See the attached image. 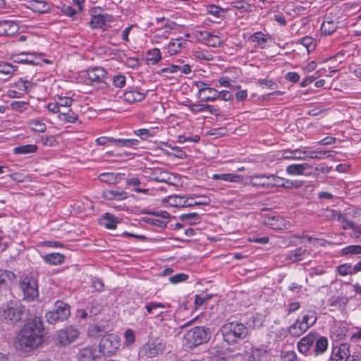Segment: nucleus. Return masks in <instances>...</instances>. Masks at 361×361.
Listing matches in <instances>:
<instances>
[{
    "mask_svg": "<svg viewBox=\"0 0 361 361\" xmlns=\"http://www.w3.org/2000/svg\"><path fill=\"white\" fill-rule=\"evenodd\" d=\"M44 326L39 318L27 322L20 330L15 340L17 349L28 352L37 348L43 342Z\"/></svg>",
    "mask_w": 361,
    "mask_h": 361,
    "instance_id": "f257e3e1",
    "label": "nucleus"
},
{
    "mask_svg": "<svg viewBox=\"0 0 361 361\" xmlns=\"http://www.w3.org/2000/svg\"><path fill=\"white\" fill-rule=\"evenodd\" d=\"M224 340L228 344H235L244 339L248 334L247 327L242 322H231L221 327Z\"/></svg>",
    "mask_w": 361,
    "mask_h": 361,
    "instance_id": "f03ea898",
    "label": "nucleus"
},
{
    "mask_svg": "<svg viewBox=\"0 0 361 361\" xmlns=\"http://www.w3.org/2000/svg\"><path fill=\"white\" fill-rule=\"evenodd\" d=\"M25 308L21 305L12 302L4 305L0 310V320L9 324H15L21 321L25 314Z\"/></svg>",
    "mask_w": 361,
    "mask_h": 361,
    "instance_id": "7ed1b4c3",
    "label": "nucleus"
},
{
    "mask_svg": "<svg viewBox=\"0 0 361 361\" xmlns=\"http://www.w3.org/2000/svg\"><path fill=\"white\" fill-rule=\"evenodd\" d=\"M210 337L211 333L208 329L196 326L188 331L185 336V339L189 348H194L207 343Z\"/></svg>",
    "mask_w": 361,
    "mask_h": 361,
    "instance_id": "20e7f679",
    "label": "nucleus"
},
{
    "mask_svg": "<svg viewBox=\"0 0 361 361\" xmlns=\"http://www.w3.org/2000/svg\"><path fill=\"white\" fill-rule=\"evenodd\" d=\"M70 314V306L63 301L58 300L53 309L47 312L46 319L49 324H54L67 319Z\"/></svg>",
    "mask_w": 361,
    "mask_h": 361,
    "instance_id": "39448f33",
    "label": "nucleus"
},
{
    "mask_svg": "<svg viewBox=\"0 0 361 361\" xmlns=\"http://www.w3.org/2000/svg\"><path fill=\"white\" fill-rule=\"evenodd\" d=\"M82 77L87 85L97 86V88H102L106 84V71L101 67L88 69Z\"/></svg>",
    "mask_w": 361,
    "mask_h": 361,
    "instance_id": "423d86ee",
    "label": "nucleus"
},
{
    "mask_svg": "<svg viewBox=\"0 0 361 361\" xmlns=\"http://www.w3.org/2000/svg\"><path fill=\"white\" fill-rule=\"evenodd\" d=\"M20 288L23 292L24 300L32 301L38 296L37 282L32 277H25L20 283Z\"/></svg>",
    "mask_w": 361,
    "mask_h": 361,
    "instance_id": "0eeeda50",
    "label": "nucleus"
},
{
    "mask_svg": "<svg viewBox=\"0 0 361 361\" xmlns=\"http://www.w3.org/2000/svg\"><path fill=\"white\" fill-rule=\"evenodd\" d=\"M79 331L73 326H68L59 330L56 334V344L66 346L75 341L79 336Z\"/></svg>",
    "mask_w": 361,
    "mask_h": 361,
    "instance_id": "6e6552de",
    "label": "nucleus"
},
{
    "mask_svg": "<svg viewBox=\"0 0 361 361\" xmlns=\"http://www.w3.org/2000/svg\"><path fill=\"white\" fill-rule=\"evenodd\" d=\"M349 357V345L348 343H341L333 348L329 361H347Z\"/></svg>",
    "mask_w": 361,
    "mask_h": 361,
    "instance_id": "1a4fd4ad",
    "label": "nucleus"
},
{
    "mask_svg": "<svg viewBox=\"0 0 361 361\" xmlns=\"http://www.w3.org/2000/svg\"><path fill=\"white\" fill-rule=\"evenodd\" d=\"M264 223L269 228L275 230L286 229L290 224L280 216L267 215L264 217Z\"/></svg>",
    "mask_w": 361,
    "mask_h": 361,
    "instance_id": "9d476101",
    "label": "nucleus"
},
{
    "mask_svg": "<svg viewBox=\"0 0 361 361\" xmlns=\"http://www.w3.org/2000/svg\"><path fill=\"white\" fill-rule=\"evenodd\" d=\"M19 30L18 25L9 20H0V35L12 36L18 32Z\"/></svg>",
    "mask_w": 361,
    "mask_h": 361,
    "instance_id": "9b49d317",
    "label": "nucleus"
},
{
    "mask_svg": "<svg viewBox=\"0 0 361 361\" xmlns=\"http://www.w3.org/2000/svg\"><path fill=\"white\" fill-rule=\"evenodd\" d=\"M305 329L307 331L317 320V314L313 310H307L302 312L301 318H298Z\"/></svg>",
    "mask_w": 361,
    "mask_h": 361,
    "instance_id": "f8f14e48",
    "label": "nucleus"
},
{
    "mask_svg": "<svg viewBox=\"0 0 361 361\" xmlns=\"http://www.w3.org/2000/svg\"><path fill=\"white\" fill-rule=\"evenodd\" d=\"M188 42L183 38H176L172 39L168 44L166 49L170 55H174L181 52L187 47Z\"/></svg>",
    "mask_w": 361,
    "mask_h": 361,
    "instance_id": "ddd939ff",
    "label": "nucleus"
},
{
    "mask_svg": "<svg viewBox=\"0 0 361 361\" xmlns=\"http://www.w3.org/2000/svg\"><path fill=\"white\" fill-rule=\"evenodd\" d=\"M99 353L104 356L111 357L113 354V338L111 335L104 336L99 342Z\"/></svg>",
    "mask_w": 361,
    "mask_h": 361,
    "instance_id": "4468645a",
    "label": "nucleus"
},
{
    "mask_svg": "<svg viewBox=\"0 0 361 361\" xmlns=\"http://www.w3.org/2000/svg\"><path fill=\"white\" fill-rule=\"evenodd\" d=\"M16 279V276L12 271L0 270V291L8 289Z\"/></svg>",
    "mask_w": 361,
    "mask_h": 361,
    "instance_id": "2eb2a0df",
    "label": "nucleus"
},
{
    "mask_svg": "<svg viewBox=\"0 0 361 361\" xmlns=\"http://www.w3.org/2000/svg\"><path fill=\"white\" fill-rule=\"evenodd\" d=\"M97 357V350L94 347L83 348L77 354L78 361H94Z\"/></svg>",
    "mask_w": 361,
    "mask_h": 361,
    "instance_id": "dca6fc26",
    "label": "nucleus"
},
{
    "mask_svg": "<svg viewBox=\"0 0 361 361\" xmlns=\"http://www.w3.org/2000/svg\"><path fill=\"white\" fill-rule=\"evenodd\" d=\"M309 255L310 252L305 247H300L291 253L286 255V259L290 262H297L305 259Z\"/></svg>",
    "mask_w": 361,
    "mask_h": 361,
    "instance_id": "f3484780",
    "label": "nucleus"
},
{
    "mask_svg": "<svg viewBox=\"0 0 361 361\" xmlns=\"http://www.w3.org/2000/svg\"><path fill=\"white\" fill-rule=\"evenodd\" d=\"M149 181L154 180L161 183H167L169 180V174L161 168L152 170L150 174L147 176Z\"/></svg>",
    "mask_w": 361,
    "mask_h": 361,
    "instance_id": "a211bd4d",
    "label": "nucleus"
},
{
    "mask_svg": "<svg viewBox=\"0 0 361 361\" xmlns=\"http://www.w3.org/2000/svg\"><path fill=\"white\" fill-rule=\"evenodd\" d=\"M164 350V345L161 343H148L145 346V354L149 357H154Z\"/></svg>",
    "mask_w": 361,
    "mask_h": 361,
    "instance_id": "6ab92c4d",
    "label": "nucleus"
},
{
    "mask_svg": "<svg viewBox=\"0 0 361 361\" xmlns=\"http://www.w3.org/2000/svg\"><path fill=\"white\" fill-rule=\"evenodd\" d=\"M109 23H111L110 17H106L102 15H97L93 16L91 21L90 22V25L92 28H101L106 30L107 26L109 25Z\"/></svg>",
    "mask_w": 361,
    "mask_h": 361,
    "instance_id": "aec40b11",
    "label": "nucleus"
},
{
    "mask_svg": "<svg viewBox=\"0 0 361 361\" xmlns=\"http://www.w3.org/2000/svg\"><path fill=\"white\" fill-rule=\"evenodd\" d=\"M314 342V336L312 334H308L307 336L301 338L300 341L298 343V348L301 353L306 355L310 350V348L312 346Z\"/></svg>",
    "mask_w": 361,
    "mask_h": 361,
    "instance_id": "412c9836",
    "label": "nucleus"
},
{
    "mask_svg": "<svg viewBox=\"0 0 361 361\" xmlns=\"http://www.w3.org/2000/svg\"><path fill=\"white\" fill-rule=\"evenodd\" d=\"M310 167L311 166L308 163L290 164L286 167V173L291 176H300Z\"/></svg>",
    "mask_w": 361,
    "mask_h": 361,
    "instance_id": "4be33fe9",
    "label": "nucleus"
},
{
    "mask_svg": "<svg viewBox=\"0 0 361 361\" xmlns=\"http://www.w3.org/2000/svg\"><path fill=\"white\" fill-rule=\"evenodd\" d=\"M250 39L252 42H257L260 48L266 49L268 47L267 42L271 39V37L262 32H256L251 35Z\"/></svg>",
    "mask_w": 361,
    "mask_h": 361,
    "instance_id": "5701e85b",
    "label": "nucleus"
},
{
    "mask_svg": "<svg viewBox=\"0 0 361 361\" xmlns=\"http://www.w3.org/2000/svg\"><path fill=\"white\" fill-rule=\"evenodd\" d=\"M212 178L214 180H220L231 183H240L243 180V177L241 176L233 173H215L213 174Z\"/></svg>",
    "mask_w": 361,
    "mask_h": 361,
    "instance_id": "b1692460",
    "label": "nucleus"
},
{
    "mask_svg": "<svg viewBox=\"0 0 361 361\" xmlns=\"http://www.w3.org/2000/svg\"><path fill=\"white\" fill-rule=\"evenodd\" d=\"M338 28V22L326 17L321 26V31L324 35H331Z\"/></svg>",
    "mask_w": 361,
    "mask_h": 361,
    "instance_id": "393cba45",
    "label": "nucleus"
},
{
    "mask_svg": "<svg viewBox=\"0 0 361 361\" xmlns=\"http://www.w3.org/2000/svg\"><path fill=\"white\" fill-rule=\"evenodd\" d=\"M161 53L158 48L149 49L146 52V61L148 64H157L161 60Z\"/></svg>",
    "mask_w": 361,
    "mask_h": 361,
    "instance_id": "a878e982",
    "label": "nucleus"
},
{
    "mask_svg": "<svg viewBox=\"0 0 361 361\" xmlns=\"http://www.w3.org/2000/svg\"><path fill=\"white\" fill-rule=\"evenodd\" d=\"M138 140L136 139H115L114 138V152L121 148H129L137 146Z\"/></svg>",
    "mask_w": 361,
    "mask_h": 361,
    "instance_id": "bb28decb",
    "label": "nucleus"
},
{
    "mask_svg": "<svg viewBox=\"0 0 361 361\" xmlns=\"http://www.w3.org/2000/svg\"><path fill=\"white\" fill-rule=\"evenodd\" d=\"M44 261L51 265H59L63 262L64 256L59 252H53L47 254L42 257Z\"/></svg>",
    "mask_w": 361,
    "mask_h": 361,
    "instance_id": "cd10ccee",
    "label": "nucleus"
},
{
    "mask_svg": "<svg viewBox=\"0 0 361 361\" xmlns=\"http://www.w3.org/2000/svg\"><path fill=\"white\" fill-rule=\"evenodd\" d=\"M288 331L291 336L299 337L305 333L307 330L299 321V319H297L296 321L289 326Z\"/></svg>",
    "mask_w": 361,
    "mask_h": 361,
    "instance_id": "c85d7f7f",
    "label": "nucleus"
},
{
    "mask_svg": "<svg viewBox=\"0 0 361 361\" xmlns=\"http://www.w3.org/2000/svg\"><path fill=\"white\" fill-rule=\"evenodd\" d=\"M266 353L267 350L262 347H252L247 356V361H262Z\"/></svg>",
    "mask_w": 361,
    "mask_h": 361,
    "instance_id": "c756f323",
    "label": "nucleus"
},
{
    "mask_svg": "<svg viewBox=\"0 0 361 361\" xmlns=\"http://www.w3.org/2000/svg\"><path fill=\"white\" fill-rule=\"evenodd\" d=\"M145 99V94L137 91H129L123 94V99L128 103H133L142 101Z\"/></svg>",
    "mask_w": 361,
    "mask_h": 361,
    "instance_id": "7c9ffc66",
    "label": "nucleus"
},
{
    "mask_svg": "<svg viewBox=\"0 0 361 361\" xmlns=\"http://www.w3.org/2000/svg\"><path fill=\"white\" fill-rule=\"evenodd\" d=\"M250 184L255 187L267 188V175L257 174L252 176L250 178Z\"/></svg>",
    "mask_w": 361,
    "mask_h": 361,
    "instance_id": "2f4dec72",
    "label": "nucleus"
},
{
    "mask_svg": "<svg viewBox=\"0 0 361 361\" xmlns=\"http://www.w3.org/2000/svg\"><path fill=\"white\" fill-rule=\"evenodd\" d=\"M184 196L171 195L164 200L166 206L173 207H183Z\"/></svg>",
    "mask_w": 361,
    "mask_h": 361,
    "instance_id": "473e14b6",
    "label": "nucleus"
},
{
    "mask_svg": "<svg viewBox=\"0 0 361 361\" xmlns=\"http://www.w3.org/2000/svg\"><path fill=\"white\" fill-rule=\"evenodd\" d=\"M180 219L190 225H195L201 221V218L197 213L183 214L180 216Z\"/></svg>",
    "mask_w": 361,
    "mask_h": 361,
    "instance_id": "72a5a7b5",
    "label": "nucleus"
},
{
    "mask_svg": "<svg viewBox=\"0 0 361 361\" xmlns=\"http://www.w3.org/2000/svg\"><path fill=\"white\" fill-rule=\"evenodd\" d=\"M267 188H271L273 187H282L283 188V180L284 178H281L279 176L275 175H267Z\"/></svg>",
    "mask_w": 361,
    "mask_h": 361,
    "instance_id": "f704fd0d",
    "label": "nucleus"
},
{
    "mask_svg": "<svg viewBox=\"0 0 361 361\" xmlns=\"http://www.w3.org/2000/svg\"><path fill=\"white\" fill-rule=\"evenodd\" d=\"M37 149V147L36 145H25L15 147L13 149V152L16 154H25L34 153Z\"/></svg>",
    "mask_w": 361,
    "mask_h": 361,
    "instance_id": "c9c22d12",
    "label": "nucleus"
},
{
    "mask_svg": "<svg viewBox=\"0 0 361 361\" xmlns=\"http://www.w3.org/2000/svg\"><path fill=\"white\" fill-rule=\"evenodd\" d=\"M58 117L64 123H75L78 119V115L70 109L66 112H60Z\"/></svg>",
    "mask_w": 361,
    "mask_h": 361,
    "instance_id": "e433bc0d",
    "label": "nucleus"
},
{
    "mask_svg": "<svg viewBox=\"0 0 361 361\" xmlns=\"http://www.w3.org/2000/svg\"><path fill=\"white\" fill-rule=\"evenodd\" d=\"M328 347V340L326 337H319L314 345V352L316 355L322 354L324 353Z\"/></svg>",
    "mask_w": 361,
    "mask_h": 361,
    "instance_id": "4c0bfd02",
    "label": "nucleus"
},
{
    "mask_svg": "<svg viewBox=\"0 0 361 361\" xmlns=\"http://www.w3.org/2000/svg\"><path fill=\"white\" fill-rule=\"evenodd\" d=\"M336 270L337 273L342 276H345L348 274L352 275L355 274L354 267H353L352 264L350 263H345L341 264L336 267Z\"/></svg>",
    "mask_w": 361,
    "mask_h": 361,
    "instance_id": "58836bf2",
    "label": "nucleus"
},
{
    "mask_svg": "<svg viewBox=\"0 0 361 361\" xmlns=\"http://www.w3.org/2000/svg\"><path fill=\"white\" fill-rule=\"evenodd\" d=\"M217 92L218 90L215 88L208 87L206 90L205 94L202 95L200 98L204 102H214L216 100Z\"/></svg>",
    "mask_w": 361,
    "mask_h": 361,
    "instance_id": "ea45409f",
    "label": "nucleus"
},
{
    "mask_svg": "<svg viewBox=\"0 0 361 361\" xmlns=\"http://www.w3.org/2000/svg\"><path fill=\"white\" fill-rule=\"evenodd\" d=\"M29 125L30 128L37 132L44 133L47 130V126L44 123L40 121L39 120L34 119L31 120L29 122Z\"/></svg>",
    "mask_w": 361,
    "mask_h": 361,
    "instance_id": "a19ab883",
    "label": "nucleus"
},
{
    "mask_svg": "<svg viewBox=\"0 0 361 361\" xmlns=\"http://www.w3.org/2000/svg\"><path fill=\"white\" fill-rule=\"evenodd\" d=\"M99 224L108 229L113 228V216L111 213L106 212L99 219Z\"/></svg>",
    "mask_w": 361,
    "mask_h": 361,
    "instance_id": "79ce46f5",
    "label": "nucleus"
},
{
    "mask_svg": "<svg viewBox=\"0 0 361 361\" xmlns=\"http://www.w3.org/2000/svg\"><path fill=\"white\" fill-rule=\"evenodd\" d=\"M169 307H170V305H169L167 303L155 302H151L145 305V309L148 314L153 313L154 310H156L158 308H169Z\"/></svg>",
    "mask_w": 361,
    "mask_h": 361,
    "instance_id": "37998d69",
    "label": "nucleus"
},
{
    "mask_svg": "<svg viewBox=\"0 0 361 361\" xmlns=\"http://www.w3.org/2000/svg\"><path fill=\"white\" fill-rule=\"evenodd\" d=\"M342 254L343 255L361 254V245H348L342 250Z\"/></svg>",
    "mask_w": 361,
    "mask_h": 361,
    "instance_id": "c03bdc74",
    "label": "nucleus"
},
{
    "mask_svg": "<svg viewBox=\"0 0 361 361\" xmlns=\"http://www.w3.org/2000/svg\"><path fill=\"white\" fill-rule=\"evenodd\" d=\"M177 63L173 64V66L178 67L176 69V73L180 72L181 74L188 75L191 73V68L188 63H184L183 61L178 60Z\"/></svg>",
    "mask_w": 361,
    "mask_h": 361,
    "instance_id": "a18cd8bd",
    "label": "nucleus"
},
{
    "mask_svg": "<svg viewBox=\"0 0 361 361\" xmlns=\"http://www.w3.org/2000/svg\"><path fill=\"white\" fill-rule=\"evenodd\" d=\"M173 24V23H166L165 25L166 31L163 34L156 33L153 37V41H154L156 43H159L161 39H167L169 37V30L172 29Z\"/></svg>",
    "mask_w": 361,
    "mask_h": 361,
    "instance_id": "49530a36",
    "label": "nucleus"
},
{
    "mask_svg": "<svg viewBox=\"0 0 361 361\" xmlns=\"http://www.w3.org/2000/svg\"><path fill=\"white\" fill-rule=\"evenodd\" d=\"M300 42L307 48L308 52L311 50H313L315 47V40L314 39L305 36L300 40Z\"/></svg>",
    "mask_w": 361,
    "mask_h": 361,
    "instance_id": "de8ad7c7",
    "label": "nucleus"
},
{
    "mask_svg": "<svg viewBox=\"0 0 361 361\" xmlns=\"http://www.w3.org/2000/svg\"><path fill=\"white\" fill-rule=\"evenodd\" d=\"M56 100L61 107H70L73 102L72 98L62 96H58Z\"/></svg>",
    "mask_w": 361,
    "mask_h": 361,
    "instance_id": "09e8293b",
    "label": "nucleus"
},
{
    "mask_svg": "<svg viewBox=\"0 0 361 361\" xmlns=\"http://www.w3.org/2000/svg\"><path fill=\"white\" fill-rule=\"evenodd\" d=\"M302 180H283V188H299L303 185Z\"/></svg>",
    "mask_w": 361,
    "mask_h": 361,
    "instance_id": "8fccbe9b",
    "label": "nucleus"
},
{
    "mask_svg": "<svg viewBox=\"0 0 361 361\" xmlns=\"http://www.w3.org/2000/svg\"><path fill=\"white\" fill-rule=\"evenodd\" d=\"M338 221L343 224V229H353L355 226V224L353 221L348 220L345 216L342 214L341 216H338Z\"/></svg>",
    "mask_w": 361,
    "mask_h": 361,
    "instance_id": "3c124183",
    "label": "nucleus"
},
{
    "mask_svg": "<svg viewBox=\"0 0 361 361\" xmlns=\"http://www.w3.org/2000/svg\"><path fill=\"white\" fill-rule=\"evenodd\" d=\"M341 213L334 209H326L324 212V216L329 220H338V216H341Z\"/></svg>",
    "mask_w": 361,
    "mask_h": 361,
    "instance_id": "603ef678",
    "label": "nucleus"
},
{
    "mask_svg": "<svg viewBox=\"0 0 361 361\" xmlns=\"http://www.w3.org/2000/svg\"><path fill=\"white\" fill-rule=\"evenodd\" d=\"M259 84L262 88H268L274 90L278 87V85L275 82L267 79L259 80Z\"/></svg>",
    "mask_w": 361,
    "mask_h": 361,
    "instance_id": "864d4df0",
    "label": "nucleus"
},
{
    "mask_svg": "<svg viewBox=\"0 0 361 361\" xmlns=\"http://www.w3.org/2000/svg\"><path fill=\"white\" fill-rule=\"evenodd\" d=\"M290 154H293V157H283L284 159H306L307 151L295 150L291 152Z\"/></svg>",
    "mask_w": 361,
    "mask_h": 361,
    "instance_id": "5fc2aeb1",
    "label": "nucleus"
},
{
    "mask_svg": "<svg viewBox=\"0 0 361 361\" xmlns=\"http://www.w3.org/2000/svg\"><path fill=\"white\" fill-rule=\"evenodd\" d=\"M11 106L13 109L18 111H23L25 109H27L28 104L25 102L23 101H15L13 102L11 104Z\"/></svg>",
    "mask_w": 361,
    "mask_h": 361,
    "instance_id": "6e6d98bb",
    "label": "nucleus"
},
{
    "mask_svg": "<svg viewBox=\"0 0 361 361\" xmlns=\"http://www.w3.org/2000/svg\"><path fill=\"white\" fill-rule=\"evenodd\" d=\"M15 71L14 67L10 63L0 64V73L4 75H11Z\"/></svg>",
    "mask_w": 361,
    "mask_h": 361,
    "instance_id": "4d7b16f0",
    "label": "nucleus"
},
{
    "mask_svg": "<svg viewBox=\"0 0 361 361\" xmlns=\"http://www.w3.org/2000/svg\"><path fill=\"white\" fill-rule=\"evenodd\" d=\"M222 44V39L219 36L213 34L207 44L211 47H220Z\"/></svg>",
    "mask_w": 361,
    "mask_h": 361,
    "instance_id": "13d9d810",
    "label": "nucleus"
},
{
    "mask_svg": "<svg viewBox=\"0 0 361 361\" xmlns=\"http://www.w3.org/2000/svg\"><path fill=\"white\" fill-rule=\"evenodd\" d=\"M188 275L185 274H177L173 276H171L169 280L171 283L176 284L182 281H185L188 279Z\"/></svg>",
    "mask_w": 361,
    "mask_h": 361,
    "instance_id": "bf43d9fd",
    "label": "nucleus"
},
{
    "mask_svg": "<svg viewBox=\"0 0 361 361\" xmlns=\"http://www.w3.org/2000/svg\"><path fill=\"white\" fill-rule=\"evenodd\" d=\"M41 141L45 146L51 147L56 144V140L53 135H44L42 137Z\"/></svg>",
    "mask_w": 361,
    "mask_h": 361,
    "instance_id": "052dcab7",
    "label": "nucleus"
},
{
    "mask_svg": "<svg viewBox=\"0 0 361 361\" xmlns=\"http://www.w3.org/2000/svg\"><path fill=\"white\" fill-rule=\"evenodd\" d=\"M196 87L198 88V92L197 94V97H201L202 95L205 94L206 90L209 87V85L207 83H204L202 81H198L195 84Z\"/></svg>",
    "mask_w": 361,
    "mask_h": 361,
    "instance_id": "680f3d73",
    "label": "nucleus"
},
{
    "mask_svg": "<svg viewBox=\"0 0 361 361\" xmlns=\"http://www.w3.org/2000/svg\"><path fill=\"white\" fill-rule=\"evenodd\" d=\"M207 10L209 13L216 17L221 16L224 13L223 8L215 5H210Z\"/></svg>",
    "mask_w": 361,
    "mask_h": 361,
    "instance_id": "e2e57ef3",
    "label": "nucleus"
},
{
    "mask_svg": "<svg viewBox=\"0 0 361 361\" xmlns=\"http://www.w3.org/2000/svg\"><path fill=\"white\" fill-rule=\"evenodd\" d=\"M216 100L220 99L224 101H230L233 98L232 94L228 90L218 91Z\"/></svg>",
    "mask_w": 361,
    "mask_h": 361,
    "instance_id": "0e129e2a",
    "label": "nucleus"
},
{
    "mask_svg": "<svg viewBox=\"0 0 361 361\" xmlns=\"http://www.w3.org/2000/svg\"><path fill=\"white\" fill-rule=\"evenodd\" d=\"M126 85V77L121 74L114 75V86L121 88Z\"/></svg>",
    "mask_w": 361,
    "mask_h": 361,
    "instance_id": "69168bd1",
    "label": "nucleus"
},
{
    "mask_svg": "<svg viewBox=\"0 0 361 361\" xmlns=\"http://www.w3.org/2000/svg\"><path fill=\"white\" fill-rule=\"evenodd\" d=\"M17 84L20 90H23L26 92H28L32 88V83L23 79H20Z\"/></svg>",
    "mask_w": 361,
    "mask_h": 361,
    "instance_id": "338daca9",
    "label": "nucleus"
},
{
    "mask_svg": "<svg viewBox=\"0 0 361 361\" xmlns=\"http://www.w3.org/2000/svg\"><path fill=\"white\" fill-rule=\"evenodd\" d=\"M124 337L127 345L132 344L135 342V334L132 329H129L125 331Z\"/></svg>",
    "mask_w": 361,
    "mask_h": 361,
    "instance_id": "774afa93",
    "label": "nucleus"
}]
</instances>
